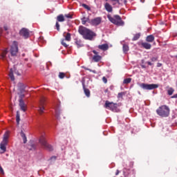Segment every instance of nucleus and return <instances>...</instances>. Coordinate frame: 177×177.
<instances>
[{"label":"nucleus","instance_id":"f257e3e1","mask_svg":"<svg viewBox=\"0 0 177 177\" xmlns=\"http://www.w3.org/2000/svg\"><path fill=\"white\" fill-rule=\"evenodd\" d=\"M79 33L83 36L84 39H90L91 40L93 37H95V33L92 32V30L84 27L80 26L79 28Z\"/></svg>","mask_w":177,"mask_h":177},{"label":"nucleus","instance_id":"f03ea898","mask_svg":"<svg viewBox=\"0 0 177 177\" xmlns=\"http://www.w3.org/2000/svg\"><path fill=\"white\" fill-rule=\"evenodd\" d=\"M156 113L160 117H168L169 115V107L167 105H162L156 110Z\"/></svg>","mask_w":177,"mask_h":177},{"label":"nucleus","instance_id":"7ed1b4c3","mask_svg":"<svg viewBox=\"0 0 177 177\" xmlns=\"http://www.w3.org/2000/svg\"><path fill=\"white\" fill-rule=\"evenodd\" d=\"M107 18L109 19V21H111V23H113L116 26H124V21H122L121 17L119 15L111 17V15H109Z\"/></svg>","mask_w":177,"mask_h":177},{"label":"nucleus","instance_id":"20e7f679","mask_svg":"<svg viewBox=\"0 0 177 177\" xmlns=\"http://www.w3.org/2000/svg\"><path fill=\"white\" fill-rule=\"evenodd\" d=\"M105 109L108 110H111V111H114L115 113H118L120 109H118V105L116 103L110 102L109 101H106L105 104L104 105Z\"/></svg>","mask_w":177,"mask_h":177},{"label":"nucleus","instance_id":"39448f33","mask_svg":"<svg viewBox=\"0 0 177 177\" xmlns=\"http://www.w3.org/2000/svg\"><path fill=\"white\" fill-rule=\"evenodd\" d=\"M39 143L46 150H48L49 151H52V150H53V147H52V145H50L48 144V142H46V140L45 139V136H42L40 138Z\"/></svg>","mask_w":177,"mask_h":177},{"label":"nucleus","instance_id":"423d86ee","mask_svg":"<svg viewBox=\"0 0 177 177\" xmlns=\"http://www.w3.org/2000/svg\"><path fill=\"white\" fill-rule=\"evenodd\" d=\"M140 88L142 89H146L147 91H151V89H157L158 88V84H147L145 83H142L140 84Z\"/></svg>","mask_w":177,"mask_h":177},{"label":"nucleus","instance_id":"0eeeda50","mask_svg":"<svg viewBox=\"0 0 177 177\" xmlns=\"http://www.w3.org/2000/svg\"><path fill=\"white\" fill-rule=\"evenodd\" d=\"M17 52H19V47L17 46V42L14 41L11 46L10 53L12 56H16L17 55Z\"/></svg>","mask_w":177,"mask_h":177},{"label":"nucleus","instance_id":"6e6552de","mask_svg":"<svg viewBox=\"0 0 177 177\" xmlns=\"http://www.w3.org/2000/svg\"><path fill=\"white\" fill-rule=\"evenodd\" d=\"M44 103L45 99L43 97L41 99L39 107L37 109V111L39 113V114H42V113H44V111H45V107L44 106Z\"/></svg>","mask_w":177,"mask_h":177},{"label":"nucleus","instance_id":"1a4fd4ad","mask_svg":"<svg viewBox=\"0 0 177 177\" xmlns=\"http://www.w3.org/2000/svg\"><path fill=\"white\" fill-rule=\"evenodd\" d=\"M102 23V18L100 17H96L93 19H91L90 24L92 26H99Z\"/></svg>","mask_w":177,"mask_h":177},{"label":"nucleus","instance_id":"9d476101","mask_svg":"<svg viewBox=\"0 0 177 177\" xmlns=\"http://www.w3.org/2000/svg\"><path fill=\"white\" fill-rule=\"evenodd\" d=\"M19 34L21 37H23L24 38H27L30 36V32H28V30H27L26 28H22L20 30Z\"/></svg>","mask_w":177,"mask_h":177},{"label":"nucleus","instance_id":"9b49d317","mask_svg":"<svg viewBox=\"0 0 177 177\" xmlns=\"http://www.w3.org/2000/svg\"><path fill=\"white\" fill-rule=\"evenodd\" d=\"M93 53L95 55L93 57V60H94V62H97L102 60V56L99 55V53L96 50H93Z\"/></svg>","mask_w":177,"mask_h":177},{"label":"nucleus","instance_id":"f8f14e48","mask_svg":"<svg viewBox=\"0 0 177 177\" xmlns=\"http://www.w3.org/2000/svg\"><path fill=\"white\" fill-rule=\"evenodd\" d=\"M19 107L22 111H26V110H27V105H26L23 99L19 100Z\"/></svg>","mask_w":177,"mask_h":177},{"label":"nucleus","instance_id":"ddd939ff","mask_svg":"<svg viewBox=\"0 0 177 177\" xmlns=\"http://www.w3.org/2000/svg\"><path fill=\"white\" fill-rule=\"evenodd\" d=\"M104 8L107 12H113V7L111 6V5H110V3H106L104 4Z\"/></svg>","mask_w":177,"mask_h":177},{"label":"nucleus","instance_id":"4468645a","mask_svg":"<svg viewBox=\"0 0 177 177\" xmlns=\"http://www.w3.org/2000/svg\"><path fill=\"white\" fill-rule=\"evenodd\" d=\"M6 145H8V142H1L0 149L2 150V153H5L6 151Z\"/></svg>","mask_w":177,"mask_h":177},{"label":"nucleus","instance_id":"2eb2a0df","mask_svg":"<svg viewBox=\"0 0 177 177\" xmlns=\"http://www.w3.org/2000/svg\"><path fill=\"white\" fill-rule=\"evenodd\" d=\"M82 85L86 96H87V97H89L91 96V91H89V89L85 88V84L84 83L82 84Z\"/></svg>","mask_w":177,"mask_h":177},{"label":"nucleus","instance_id":"dca6fc26","mask_svg":"<svg viewBox=\"0 0 177 177\" xmlns=\"http://www.w3.org/2000/svg\"><path fill=\"white\" fill-rule=\"evenodd\" d=\"M99 49H101V50H107L109 49V44H104L98 46Z\"/></svg>","mask_w":177,"mask_h":177},{"label":"nucleus","instance_id":"f3484780","mask_svg":"<svg viewBox=\"0 0 177 177\" xmlns=\"http://www.w3.org/2000/svg\"><path fill=\"white\" fill-rule=\"evenodd\" d=\"M14 71H16V69L15 68H11L10 71V73H9V77H10L11 81H13L15 80V76L13 75Z\"/></svg>","mask_w":177,"mask_h":177},{"label":"nucleus","instance_id":"a211bd4d","mask_svg":"<svg viewBox=\"0 0 177 177\" xmlns=\"http://www.w3.org/2000/svg\"><path fill=\"white\" fill-rule=\"evenodd\" d=\"M64 37H65V41H71V34H70L68 32V33L64 32Z\"/></svg>","mask_w":177,"mask_h":177},{"label":"nucleus","instance_id":"6ab92c4d","mask_svg":"<svg viewBox=\"0 0 177 177\" xmlns=\"http://www.w3.org/2000/svg\"><path fill=\"white\" fill-rule=\"evenodd\" d=\"M142 46L145 48V49H151V44L146 42H142L141 44Z\"/></svg>","mask_w":177,"mask_h":177},{"label":"nucleus","instance_id":"aec40b11","mask_svg":"<svg viewBox=\"0 0 177 177\" xmlns=\"http://www.w3.org/2000/svg\"><path fill=\"white\" fill-rule=\"evenodd\" d=\"M8 139H9V132H6L3 136V143H8Z\"/></svg>","mask_w":177,"mask_h":177},{"label":"nucleus","instance_id":"412c9836","mask_svg":"<svg viewBox=\"0 0 177 177\" xmlns=\"http://www.w3.org/2000/svg\"><path fill=\"white\" fill-rule=\"evenodd\" d=\"M154 41V36L153 35H149L146 38V41L147 42H153Z\"/></svg>","mask_w":177,"mask_h":177},{"label":"nucleus","instance_id":"4be33fe9","mask_svg":"<svg viewBox=\"0 0 177 177\" xmlns=\"http://www.w3.org/2000/svg\"><path fill=\"white\" fill-rule=\"evenodd\" d=\"M19 91H21V93H23L24 92V90L26 89V86H24V84L19 83Z\"/></svg>","mask_w":177,"mask_h":177},{"label":"nucleus","instance_id":"5701e85b","mask_svg":"<svg viewBox=\"0 0 177 177\" xmlns=\"http://www.w3.org/2000/svg\"><path fill=\"white\" fill-rule=\"evenodd\" d=\"M21 136L24 140V143H27V137L23 131H21Z\"/></svg>","mask_w":177,"mask_h":177},{"label":"nucleus","instance_id":"b1692460","mask_svg":"<svg viewBox=\"0 0 177 177\" xmlns=\"http://www.w3.org/2000/svg\"><path fill=\"white\" fill-rule=\"evenodd\" d=\"M57 21L60 22L64 21V16L63 15H58L57 17Z\"/></svg>","mask_w":177,"mask_h":177},{"label":"nucleus","instance_id":"393cba45","mask_svg":"<svg viewBox=\"0 0 177 177\" xmlns=\"http://www.w3.org/2000/svg\"><path fill=\"white\" fill-rule=\"evenodd\" d=\"M128 50H129V47L128 46V45L124 44L123 45V52H124V53H127V52H128Z\"/></svg>","mask_w":177,"mask_h":177},{"label":"nucleus","instance_id":"a878e982","mask_svg":"<svg viewBox=\"0 0 177 177\" xmlns=\"http://www.w3.org/2000/svg\"><path fill=\"white\" fill-rule=\"evenodd\" d=\"M75 44L77 46V48H82V46H84V44H82V42H81L80 40H77L75 41Z\"/></svg>","mask_w":177,"mask_h":177},{"label":"nucleus","instance_id":"bb28decb","mask_svg":"<svg viewBox=\"0 0 177 177\" xmlns=\"http://www.w3.org/2000/svg\"><path fill=\"white\" fill-rule=\"evenodd\" d=\"M60 114V109L59 108H55V117L59 118V115Z\"/></svg>","mask_w":177,"mask_h":177},{"label":"nucleus","instance_id":"cd10ccee","mask_svg":"<svg viewBox=\"0 0 177 177\" xmlns=\"http://www.w3.org/2000/svg\"><path fill=\"white\" fill-rule=\"evenodd\" d=\"M138 38H140V33H138V34L135 35L133 38V41H138Z\"/></svg>","mask_w":177,"mask_h":177},{"label":"nucleus","instance_id":"c85d7f7f","mask_svg":"<svg viewBox=\"0 0 177 177\" xmlns=\"http://www.w3.org/2000/svg\"><path fill=\"white\" fill-rule=\"evenodd\" d=\"M174 90L172 88H169L167 90V93H168V95H169V96H171V95H172V93H174Z\"/></svg>","mask_w":177,"mask_h":177},{"label":"nucleus","instance_id":"c756f323","mask_svg":"<svg viewBox=\"0 0 177 177\" xmlns=\"http://www.w3.org/2000/svg\"><path fill=\"white\" fill-rule=\"evenodd\" d=\"M8 54V50H5L3 51L2 54H1V57L3 59H5V57H6V55Z\"/></svg>","mask_w":177,"mask_h":177},{"label":"nucleus","instance_id":"7c9ffc66","mask_svg":"<svg viewBox=\"0 0 177 177\" xmlns=\"http://www.w3.org/2000/svg\"><path fill=\"white\" fill-rule=\"evenodd\" d=\"M131 81H132V79L127 78V79H124L123 82H124V84H129L131 82Z\"/></svg>","mask_w":177,"mask_h":177},{"label":"nucleus","instance_id":"2f4dec72","mask_svg":"<svg viewBox=\"0 0 177 177\" xmlns=\"http://www.w3.org/2000/svg\"><path fill=\"white\" fill-rule=\"evenodd\" d=\"M87 21H88V18H86V17L82 18V24H86Z\"/></svg>","mask_w":177,"mask_h":177},{"label":"nucleus","instance_id":"473e14b6","mask_svg":"<svg viewBox=\"0 0 177 177\" xmlns=\"http://www.w3.org/2000/svg\"><path fill=\"white\" fill-rule=\"evenodd\" d=\"M83 68H84V70H88V71H91V73H93V74H96V71H92V69H89L86 67H83Z\"/></svg>","mask_w":177,"mask_h":177},{"label":"nucleus","instance_id":"72a5a7b5","mask_svg":"<svg viewBox=\"0 0 177 177\" xmlns=\"http://www.w3.org/2000/svg\"><path fill=\"white\" fill-rule=\"evenodd\" d=\"M65 17H66L67 19H73V15H71V14H66L65 15Z\"/></svg>","mask_w":177,"mask_h":177},{"label":"nucleus","instance_id":"f704fd0d","mask_svg":"<svg viewBox=\"0 0 177 177\" xmlns=\"http://www.w3.org/2000/svg\"><path fill=\"white\" fill-rule=\"evenodd\" d=\"M15 73L17 74V75H21V74H23V71L21 70L17 71H15Z\"/></svg>","mask_w":177,"mask_h":177},{"label":"nucleus","instance_id":"c9c22d12","mask_svg":"<svg viewBox=\"0 0 177 177\" xmlns=\"http://www.w3.org/2000/svg\"><path fill=\"white\" fill-rule=\"evenodd\" d=\"M65 41L66 40H64V39H63L62 41V45H63V46H64L65 48H67V46H68L67 45V44H66Z\"/></svg>","mask_w":177,"mask_h":177},{"label":"nucleus","instance_id":"e433bc0d","mask_svg":"<svg viewBox=\"0 0 177 177\" xmlns=\"http://www.w3.org/2000/svg\"><path fill=\"white\" fill-rule=\"evenodd\" d=\"M57 31L60 30V25L59 24V22H56V25H55Z\"/></svg>","mask_w":177,"mask_h":177},{"label":"nucleus","instance_id":"4c0bfd02","mask_svg":"<svg viewBox=\"0 0 177 177\" xmlns=\"http://www.w3.org/2000/svg\"><path fill=\"white\" fill-rule=\"evenodd\" d=\"M59 77L61 79L64 78V73H59Z\"/></svg>","mask_w":177,"mask_h":177},{"label":"nucleus","instance_id":"58836bf2","mask_svg":"<svg viewBox=\"0 0 177 177\" xmlns=\"http://www.w3.org/2000/svg\"><path fill=\"white\" fill-rule=\"evenodd\" d=\"M0 174H1V175H3V174H5V171H3V169L1 165H0Z\"/></svg>","mask_w":177,"mask_h":177},{"label":"nucleus","instance_id":"ea45409f","mask_svg":"<svg viewBox=\"0 0 177 177\" xmlns=\"http://www.w3.org/2000/svg\"><path fill=\"white\" fill-rule=\"evenodd\" d=\"M31 147H28L29 150H34L35 149V146L34 145H30Z\"/></svg>","mask_w":177,"mask_h":177},{"label":"nucleus","instance_id":"a19ab883","mask_svg":"<svg viewBox=\"0 0 177 177\" xmlns=\"http://www.w3.org/2000/svg\"><path fill=\"white\" fill-rule=\"evenodd\" d=\"M102 81L104 84H107V78L106 77H102Z\"/></svg>","mask_w":177,"mask_h":177},{"label":"nucleus","instance_id":"79ce46f5","mask_svg":"<svg viewBox=\"0 0 177 177\" xmlns=\"http://www.w3.org/2000/svg\"><path fill=\"white\" fill-rule=\"evenodd\" d=\"M112 2H114L113 3V5H115V3H120V0H111Z\"/></svg>","mask_w":177,"mask_h":177},{"label":"nucleus","instance_id":"37998d69","mask_svg":"<svg viewBox=\"0 0 177 177\" xmlns=\"http://www.w3.org/2000/svg\"><path fill=\"white\" fill-rule=\"evenodd\" d=\"M82 6H83V8H85V9L89 10V6H88V5H86V4H83Z\"/></svg>","mask_w":177,"mask_h":177},{"label":"nucleus","instance_id":"c03bdc74","mask_svg":"<svg viewBox=\"0 0 177 177\" xmlns=\"http://www.w3.org/2000/svg\"><path fill=\"white\" fill-rule=\"evenodd\" d=\"M122 95H123L122 93H119L118 95V97H122Z\"/></svg>","mask_w":177,"mask_h":177},{"label":"nucleus","instance_id":"a18cd8bd","mask_svg":"<svg viewBox=\"0 0 177 177\" xmlns=\"http://www.w3.org/2000/svg\"><path fill=\"white\" fill-rule=\"evenodd\" d=\"M17 118H20V113L19 111L17 112Z\"/></svg>","mask_w":177,"mask_h":177},{"label":"nucleus","instance_id":"49530a36","mask_svg":"<svg viewBox=\"0 0 177 177\" xmlns=\"http://www.w3.org/2000/svg\"><path fill=\"white\" fill-rule=\"evenodd\" d=\"M17 122L19 124L20 122V118H17Z\"/></svg>","mask_w":177,"mask_h":177},{"label":"nucleus","instance_id":"de8ad7c7","mask_svg":"<svg viewBox=\"0 0 177 177\" xmlns=\"http://www.w3.org/2000/svg\"><path fill=\"white\" fill-rule=\"evenodd\" d=\"M8 26H4V30H6V31H8Z\"/></svg>","mask_w":177,"mask_h":177},{"label":"nucleus","instance_id":"09e8293b","mask_svg":"<svg viewBox=\"0 0 177 177\" xmlns=\"http://www.w3.org/2000/svg\"><path fill=\"white\" fill-rule=\"evenodd\" d=\"M118 174H120V171H119V170H117V171H116V173H115V175H118Z\"/></svg>","mask_w":177,"mask_h":177},{"label":"nucleus","instance_id":"8fccbe9b","mask_svg":"<svg viewBox=\"0 0 177 177\" xmlns=\"http://www.w3.org/2000/svg\"><path fill=\"white\" fill-rule=\"evenodd\" d=\"M2 34V28H0V35Z\"/></svg>","mask_w":177,"mask_h":177},{"label":"nucleus","instance_id":"3c124183","mask_svg":"<svg viewBox=\"0 0 177 177\" xmlns=\"http://www.w3.org/2000/svg\"><path fill=\"white\" fill-rule=\"evenodd\" d=\"M147 64H149V66H151V62H147Z\"/></svg>","mask_w":177,"mask_h":177},{"label":"nucleus","instance_id":"603ef678","mask_svg":"<svg viewBox=\"0 0 177 177\" xmlns=\"http://www.w3.org/2000/svg\"><path fill=\"white\" fill-rule=\"evenodd\" d=\"M20 97L21 99V97H24V95L20 94Z\"/></svg>","mask_w":177,"mask_h":177},{"label":"nucleus","instance_id":"864d4df0","mask_svg":"<svg viewBox=\"0 0 177 177\" xmlns=\"http://www.w3.org/2000/svg\"><path fill=\"white\" fill-rule=\"evenodd\" d=\"M122 2H124V3H127V0H121Z\"/></svg>","mask_w":177,"mask_h":177},{"label":"nucleus","instance_id":"5fc2aeb1","mask_svg":"<svg viewBox=\"0 0 177 177\" xmlns=\"http://www.w3.org/2000/svg\"><path fill=\"white\" fill-rule=\"evenodd\" d=\"M172 97H177V94L174 95Z\"/></svg>","mask_w":177,"mask_h":177},{"label":"nucleus","instance_id":"6e6d98bb","mask_svg":"<svg viewBox=\"0 0 177 177\" xmlns=\"http://www.w3.org/2000/svg\"><path fill=\"white\" fill-rule=\"evenodd\" d=\"M141 2H142V3L145 2V0H141Z\"/></svg>","mask_w":177,"mask_h":177},{"label":"nucleus","instance_id":"4d7b16f0","mask_svg":"<svg viewBox=\"0 0 177 177\" xmlns=\"http://www.w3.org/2000/svg\"><path fill=\"white\" fill-rule=\"evenodd\" d=\"M142 68H145V66L142 65Z\"/></svg>","mask_w":177,"mask_h":177}]
</instances>
